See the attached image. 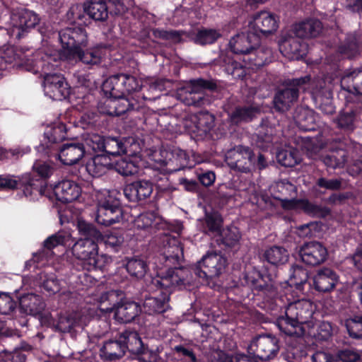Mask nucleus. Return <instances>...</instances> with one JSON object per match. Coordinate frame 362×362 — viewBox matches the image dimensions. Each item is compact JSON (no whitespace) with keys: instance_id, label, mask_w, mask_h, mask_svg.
I'll use <instances>...</instances> for the list:
<instances>
[{"instance_id":"f257e3e1","label":"nucleus","mask_w":362,"mask_h":362,"mask_svg":"<svg viewBox=\"0 0 362 362\" xmlns=\"http://www.w3.org/2000/svg\"><path fill=\"white\" fill-rule=\"evenodd\" d=\"M243 279L254 295L262 296L271 315L275 318V325L282 334L296 338L305 335V324L314 314L310 301L298 300L283 304V300L276 297V288L272 283L269 275L255 269L245 272Z\"/></svg>"},{"instance_id":"f03ea898","label":"nucleus","mask_w":362,"mask_h":362,"mask_svg":"<svg viewBox=\"0 0 362 362\" xmlns=\"http://www.w3.org/2000/svg\"><path fill=\"white\" fill-rule=\"evenodd\" d=\"M162 264L168 267L165 276L153 278L151 284L159 293L155 296L146 298L144 303V310L148 315L163 314L170 309V296L173 288L185 285L188 283L189 269L181 266L182 258L177 253L173 255L160 254Z\"/></svg>"},{"instance_id":"7ed1b4c3","label":"nucleus","mask_w":362,"mask_h":362,"mask_svg":"<svg viewBox=\"0 0 362 362\" xmlns=\"http://www.w3.org/2000/svg\"><path fill=\"white\" fill-rule=\"evenodd\" d=\"M144 344L136 330L125 329L117 333L112 339L105 340L100 349V358L106 361L121 359L128 351L132 354H144Z\"/></svg>"},{"instance_id":"20e7f679","label":"nucleus","mask_w":362,"mask_h":362,"mask_svg":"<svg viewBox=\"0 0 362 362\" xmlns=\"http://www.w3.org/2000/svg\"><path fill=\"white\" fill-rule=\"evenodd\" d=\"M115 192L105 190L103 197L98 196L96 221L105 226L119 222L123 217V211L119 199L114 197Z\"/></svg>"},{"instance_id":"39448f33","label":"nucleus","mask_w":362,"mask_h":362,"mask_svg":"<svg viewBox=\"0 0 362 362\" xmlns=\"http://www.w3.org/2000/svg\"><path fill=\"white\" fill-rule=\"evenodd\" d=\"M216 88L217 85L213 80L192 79L180 90L178 96L187 105L201 107L210 103L209 98L202 95V90H214Z\"/></svg>"},{"instance_id":"423d86ee","label":"nucleus","mask_w":362,"mask_h":362,"mask_svg":"<svg viewBox=\"0 0 362 362\" xmlns=\"http://www.w3.org/2000/svg\"><path fill=\"white\" fill-rule=\"evenodd\" d=\"M204 256L192 268L194 274L203 279H214L225 272L228 265L227 259L212 250Z\"/></svg>"},{"instance_id":"0eeeda50","label":"nucleus","mask_w":362,"mask_h":362,"mask_svg":"<svg viewBox=\"0 0 362 362\" xmlns=\"http://www.w3.org/2000/svg\"><path fill=\"white\" fill-rule=\"evenodd\" d=\"M279 339L273 334H262L254 337L247 346L250 354L255 355L261 361H269L279 351Z\"/></svg>"},{"instance_id":"6e6552de","label":"nucleus","mask_w":362,"mask_h":362,"mask_svg":"<svg viewBox=\"0 0 362 362\" xmlns=\"http://www.w3.org/2000/svg\"><path fill=\"white\" fill-rule=\"evenodd\" d=\"M59 38L64 48L61 58L65 60L67 51L76 52L81 48H84L88 44L87 33L83 28H66L59 32Z\"/></svg>"},{"instance_id":"1a4fd4ad","label":"nucleus","mask_w":362,"mask_h":362,"mask_svg":"<svg viewBox=\"0 0 362 362\" xmlns=\"http://www.w3.org/2000/svg\"><path fill=\"white\" fill-rule=\"evenodd\" d=\"M154 156L155 163L165 172H176L188 165L189 156L185 151L180 149L173 151L161 150L158 156Z\"/></svg>"},{"instance_id":"9d476101","label":"nucleus","mask_w":362,"mask_h":362,"mask_svg":"<svg viewBox=\"0 0 362 362\" xmlns=\"http://www.w3.org/2000/svg\"><path fill=\"white\" fill-rule=\"evenodd\" d=\"M39 23L40 18L38 16L35 12L28 9L13 11L11 15V23L13 26L12 32L18 38L35 28Z\"/></svg>"},{"instance_id":"9b49d317","label":"nucleus","mask_w":362,"mask_h":362,"mask_svg":"<svg viewBox=\"0 0 362 362\" xmlns=\"http://www.w3.org/2000/svg\"><path fill=\"white\" fill-rule=\"evenodd\" d=\"M226 161L230 168L249 173L255 165V154L249 147L239 146L228 152Z\"/></svg>"},{"instance_id":"f8f14e48","label":"nucleus","mask_w":362,"mask_h":362,"mask_svg":"<svg viewBox=\"0 0 362 362\" xmlns=\"http://www.w3.org/2000/svg\"><path fill=\"white\" fill-rule=\"evenodd\" d=\"M138 149L139 144L132 138L107 136L105 137L103 151L111 155L134 156Z\"/></svg>"},{"instance_id":"ddd939ff","label":"nucleus","mask_w":362,"mask_h":362,"mask_svg":"<svg viewBox=\"0 0 362 362\" xmlns=\"http://www.w3.org/2000/svg\"><path fill=\"white\" fill-rule=\"evenodd\" d=\"M43 86L45 93L55 100H62L69 94V85L60 74H45Z\"/></svg>"},{"instance_id":"4468645a","label":"nucleus","mask_w":362,"mask_h":362,"mask_svg":"<svg viewBox=\"0 0 362 362\" xmlns=\"http://www.w3.org/2000/svg\"><path fill=\"white\" fill-rule=\"evenodd\" d=\"M231 50L235 54H243L244 58L251 55L252 52L260 45V38L252 31L241 33L233 37L229 42Z\"/></svg>"},{"instance_id":"2eb2a0df","label":"nucleus","mask_w":362,"mask_h":362,"mask_svg":"<svg viewBox=\"0 0 362 362\" xmlns=\"http://www.w3.org/2000/svg\"><path fill=\"white\" fill-rule=\"evenodd\" d=\"M77 228L79 233L83 238L75 240L73 247H90L91 249H97L98 243L101 239V233L95 228V226L86 221L83 219H78Z\"/></svg>"},{"instance_id":"dca6fc26","label":"nucleus","mask_w":362,"mask_h":362,"mask_svg":"<svg viewBox=\"0 0 362 362\" xmlns=\"http://www.w3.org/2000/svg\"><path fill=\"white\" fill-rule=\"evenodd\" d=\"M333 85L331 81L324 80L318 81L315 90V99L318 104L319 110L325 115H331L336 111L335 105L332 102Z\"/></svg>"},{"instance_id":"f3484780","label":"nucleus","mask_w":362,"mask_h":362,"mask_svg":"<svg viewBox=\"0 0 362 362\" xmlns=\"http://www.w3.org/2000/svg\"><path fill=\"white\" fill-rule=\"evenodd\" d=\"M314 288L320 293H329L333 291L339 281L337 272L327 267L317 270L312 279Z\"/></svg>"},{"instance_id":"a211bd4d","label":"nucleus","mask_w":362,"mask_h":362,"mask_svg":"<svg viewBox=\"0 0 362 362\" xmlns=\"http://www.w3.org/2000/svg\"><path fill=\"white\" fill-rule=\"evenodd\" d=\"M30 55L23 51L22 49H16L13 47H8L0 50V59L5 64H15L23 67L28 71H35V64Z\"/></svg>"},{"instance_id":"6ab92c4d","label":"nucleus","mask_w":362,"mask_h":362,"mask_svg":"<svg viewBox=\"0 0 362 362\" xmlns=\"http://www.w3.org/2000/svg\"><path fill=\"white\" fill-rule=\"evenodd\" d=\"M279 27L278 20L276 15L274 13L267 11H262L256 13L253 17L252 33H261L264 35H268L273 34L276 31Z\"/></svg>"},{"instance_id":"aec40b11","label":"nucleus","mask_w":362,"mask_h":362,"mask_svg":"<svg viewBox=\"0 0 362 362\" xmlns=\"http://www.w3.org/2000/svg\"><path fill=\"white\" fill-rule=\"evenodd\" d=\"M305 325V335L313 339L315 342L327 341L333 335V326L329 322H314L312 317Z\"/></svg>"},{"instance_id":"412c9836","label":"nucleus","mask_w":362,"mask_h":362,"mask_svg":"<svg viewBox=\"0 0 362 362\" xmlns=\"http://www.w3.org/2000/svg\"><path fill=\"white\" fill-rule=\"evenodd\" d=\"M301 37L295 35L292 30L290 33L282 35L279 41L281 51L288 57L296 58L305 54V45L303 43Z\"/></svg>"},{"instance_id":"4be33fe9","label":"nucleus","mask_w":362,"mask_h":362,"mask_svg":"<svg viewBox=\"0 0 362 362\" xmlns=\"http://www.w3.org/2000/svg\"><path fill=\"white\" fill-rule=\"evenodd\" d=\"M156 250H148L149 253L148 257L144 260L143 258L135 256L127 260L126 264V269L127 272L132 276L136 279H141L144 276L148 269V264L151 263L157 266V261L156 258ZM148 252V250H146Z\"/></svg>"},{"instance_id":"5701e85b","label":"nucleus","mask_w":362,"mask_h":362,"mask_svg":"<svg viewBox=\"0 0 362 362\" xmlns=\"http://www.w3.org/2000/svg\"><path fill=\"white\" fill-rule=\"evenodd\" d=\"M125 197L132 202H138L150 197L153 192L151 182L139 180L127 185L124 188Z\"/></svg>"},{"instance_id":"b1692460","label":"nucleus","mask_w":362,"mask_h":362,"mask_svg":"<svg viewBox=\"0 0 362 362\" xmlns=\"http://www.w3.org/2000/svg\"><path fill=\"white\" fill-rule=\"evenodd\" d=\"M260 112L259 107L254 104L238 105L228 112V121L234 125L247 123L255 118Z\"/></svg>"},{"instance_id":"393cba45","label":"nucleus","mask_w":362,"mask_h":362,"mask_svg":"<svg viewBox=\"0 0 362 362\" xmlns=\"http://www.w3.org/2000/svg\"><path fill=\"white\" fill-rule=\"evenodd\" d=\"M298 90L295 88H285L278 90L273 98V107L278 112H286L298 98Z\"/></svg>"},{"instance_id":"a878e982","label":"nucleus","mask_w":362,"mask_h":362,"mask_svg":"<svg viewBox=\"0 0 362 362\" xmlns=\"http://www.w3.org/2000/svg\"><path fill=\"white\" fill-rule=\"evenodd\" d=\"M81 48L76 52L67 51L65 54V60L69 64H76L81 62L88 65H96L101 62V52L98 49H90L86 52Z\"/></svg>"},{"instance_id":"bb28decb","label":"nucleus","mask_w":362,"mask_h":362,"mask_svg":"<svg viewBox=\"0 0 362 362\" xmlns=\"http://www.w3.org/2000/svg\"><path fill=\"white\" fill-rule=\"evenodd\" d=\"M85 154V148L81 143H67L61 147L59 158L64 165H72L77 163Z\"/></svg>"},{"instance_id":"cd10ccee","label":"nucleus","mask_w":362,"mask_h":362,"mask_svg":"<svg viewBox=\"0 0 362 362\" xmlns=\"http://www.w3.org/2000/svg\"><path fill=\"white\" fill-rule=\"evenodd\" d=\"M54 192L57 200L62 203L75 201L81 194V187L71 180H63L54 186Z\"/></svg>"},{"instance_id":"c85d7f7f","label":"nucleus","mask_w":362,"mask_h":362,"mask_svg":"<svg viewBox=\"0 0 362 362\" xmlns=\"http://www.w3.org/2000/svg\"><path fill=\"white\" fill-rule=\"evenodd\" d=\"M322 30V23L317 19H310L294 25L292 33L298 37H317Z\"/></svg>"},{"instance_id":"c756f323","label":"nucleus","mask_w":362,"mask_h":362,"mask_svg":"<svg viewBox=\"0 0 362 362\" xmlns=\"http://www.w3.org/2000/svg\"><path fill=\"white\" fill-rule=\"evenodd\" d=\"M293 118L296 125L302 131H314L317 127L315 112L307 107H298Z\"/></svg>"},{"instance_id":"7c9ffc66","label":"nucleus","mask_w":362,"mask_h":362,"mask_svg":"<svg viewBox=\"0 0 362 362\" xmlns=\"http://www.w3.org/2000/svg\"><path fill=\"white\" fill-rule=\"evenodd\" d=\"M141 312L140 305L134 301L123 300L119 306L116 307L114 316L116 320L122 323L133 321Z\"/></svg>"},{"instance_id":"2f4dec72","label":"nucleus","mask_w":362,"mask_h":362,"mask_svg":"<svg viewBox=\"0 0 362 362\" xmlns=\"http://www.w3.org/2000/svg\"><path fill=\"white\" fill-rule=\"evenodd\" d=\"M341 86L349 93L362 95V70L345 72L341 78Z\"/></svg>"},{"instance_id":"473e14b6","label":"nucleus","mask_w":362,"mask_h":362,"mask_svg":"<svg viewBox=\"0 0 362 362\" xmlns=\"http://www.w3.org/2000/svg\"><path fill=\"white\" fill-rule=\"evenodd\" d=\"M360 44L355 35H348L337 47V53L344 59H354L360 55Z\"/></svg>"},{"instance_id":"72a5a7b5","label":"nucleus","mask_w":362,"mask_h":362,"mask_svg":"<svg viewBox=\"0 0 362 362\" xmlns=\"http://www.w3.org/2000/svg\"><path fill=\"white\" fill-rule=\"evenodd\" d=\"M124 293L120 290H110L103 293L99 298L100 309L108 313H115L116 307L123 302Z\"/></svg>"},{"instance_id":"f704fd0d","label":"nucleus","mask_w":362,"mask_h":362,"mask_svg":"<svg viewBox=\"0 0 362 362\" xmlns=\"http://www.w3.org/2000/svg\"><path fill=\"white\" fill-rule=\"evenodd\" d=\"M112 168L113 163L110 161V158L103 155L93 157L86 164L88 172L93 177H100Z\"/></svg>"},{"instance_id":"c9c22d12","label":"nucleus","mask_w":362,"mask_h":362,"mask_svg":"<svg viewBox=\"0 0 362 362\" xmlns=\"http://www.w3.org/2000/svg\"><path fill=\"white\" fill-rule=\"evenodd\" d=\"M272 54L271 49L259 46L254 49L251 55L247 56V59L243 58V62H247L249 68H259L270 62Z\"/></svg>"},{"instance_id":"e433bc0d","label":"nucleus","mask_w":362,"mask_h":362,"mask_svg":"<svg viewBox=\"0 0 362 362\" xmlns=\"http://www.w3.org/2000/svg\"><path fill=\"white\" fill-rule=\"evenodd\" d=\"M358 113V111L356 108L352 106L350 107L347 106L334 119V122L338 128L346 132H351L355 129V122Z\"/></svg>"},{"instance_id":"4c0bfd02","label":"nucleus","mask_w":362,"mask_h":362,"mask_svg":"<svg viewBox=\"0 0 362 362\" xmlns=\"http://www.w3.org/2000/svg\"><path fill=\"white\" fill-rule=\"evenodd\" d=\"M322 160L327 168H341L346 163L347 153L341 148H333L322 156Z\"/></svg>"},{"instance_id":"58836bf2","label":"nucleus","mask_w":362,"mask_h":362,"mask_svg":"<svg viewBox=\"0 0 362 362\" xmlns=\"http://www.w3.org/2000/svg\"><path fill=\"white\" fill-rule=\"evenodd\" d=\"M19 304L23 309L32 315L40 313L45 307L42 298L33 293L23 296L19 300Z\"/></svg>"},{"instance_id":"ea45409f","label":"nucleus","mask_w":362,"mask_h":362,"mask_svg":"<svg viewBox=\"0 0 362 362\" xmlns=\"http://www.w3.org/2000/svg\"><path fill=\"white\" fill-rule=\"evenodd\" d=\"M277 191L281 194V197H277L282 202L284 208H292L295 206L296 201L292 197L296 194V187L286 180H283L276 183Z\"/></svg>"},{"instance_id":"a19ab883","label":"nucleus","mask_w":362,"mask_h":362,"mask_svg":"<svg viewBox=\"0 0 362 362\" xmlns=\"http://www.w3.org/2000/svg\"><path fill=\"white\" fill-rule=\"evenodd\" d=\"M75 240L70 233L66 231H59L49 237L44 241V247L46 249H53L56 247H66L74 249L73 245Z\"/></svg>"},{"instance_id":"79ce46f5","label":"nucleus","mask_w":362,"mask_h":362,"mask_svg":"<svg viewBox=\"0 0 362 362\" xmlns=\"http://www.w3.org/2000/svg\"><path fill=\"white\" fill-rule=\"evenodd\" d=\"M83 11L98 21L107 20L109 13L107 4L103 0H91L88 6L83 7Z\"/></svg>"},{"instance_id":"37998d69","label":"nucleus","mask_w":362,"mask_h":362,"mask_svg":"<svg viewBox=\"0 0 362 362\" xmlns=\"http://www.w3.org/2000/svg\"><path fill=\"white\" fill-rule=\"evenodd\" d=\"M103 90L115 98L124 97L127 93L117 74L110 76L103 84Z\"/></svg>"},{"instance_id":"c03bdc74","label":"nucleus","mask_w":362,"mask_h":362,"mask_svg":"<svg viewBox=\"0 0 362 362\" xmlns=\"http://www.w3.org/2000/svg\"><path fill=\"white\" fill-rule=\"evenodd\" d=\"M309 274L307 269L301 266H294L291 269L290 277L288 281L291 287L298 291H303L304 286L308 283Z\"/></svg>"},{"instance_id":"a18cd8bd","label":"nucleus","mask_w":362,"mask_h":362,"mask_svg":"<svg viewBox=\"0 0 362 362\" xmlns=\"http://www.w3.org/2000/svg\"><path fill=\"white\" fill-rule=\"evenodd\" d=\"M328 250H298L302 261L310 266L324 262L328 256Z\"/></svg>"},{"instance_id":"49530a36","label":"nucleus","mask_w":362,"mask_h":362,"mask_svg":"<svg viewBox=\"0 0 362 362\" xmlns=\"http://www.w3.org/2000/svg\"><path fill=\"white\" fill-rule=\"evenodd\" d=\"M344 326L351 338L354 339H362V315H354L346 319Z\"/></svg>"},{"instance_id":"de8ad7c7","label":"nucleus","mask_w":362,"mask_h":362,"mask_svg":"<svg viewBox=\"0 0 362 362\" xmlns=\"http://www.w3.org/2000/svg\"><path fill=\"white\" fill-rule=\"evenodd\" d=\"M54 255L53 250H38L33 253V258L25 262V268L30 269L32 267L39 269L45 267Z\"/></svg>"},{"instance_id":"09e8293b","label":"nucleus","mask_w":362,"mask_h":362,"mask_svg":"<svg viewBox=\"0 0 362 362\" xmlns=\"http://www.w3.org/2000/svg\"><path fill=\"white\" fill-rule=\"evenodd\" d=\"M278 162L285 167H293L300 161L298 151L293 148L284 149L277 153Z\"/></svg>"},{"instance_id":"8fccbe9b","label":"nucleus","mask_w":362,"mask_h":362,"mask_svg":"<svg viewBox=\"0 0 362 362\" xmlns=\"http://www.w3.org/2000/svg\"><path fill=\"white\" fill-rule=\"evenodd\" d=\"M86 255L88 256L87 263L95 269L103 270L112 262L110 256L99 253V250H90Z\"/></svg>"},{"instance_id":"3c124183","label":"nucleus","mask_w":362,"mask_h":362,"mask_svg":"<svg viewBox=\"0 0 362 362\" xmlns=\"http://www.w3.org/2000/svg\"><path fill=\"white\" fill-rule=\"evenodd\" d=\"M170 173L163 170L160 165L156 163L152 180L160 191L166 192L171 190V183L168 175Z\"/></svg>"},{"instance_id":"603ef678","label":"nucleus","mask_w":362,"mask_h":362,"mask_svg":"<svg viewBox=\"0 0 362 362\" xmlns=\"http://www.w3.org/2000/svg\"><path fill=\"white\" fill-rule=\"evenodd\" d=\"M45 137L50 144L63 141L67 137L66 125L60 123L52 127H49L45 132Z\"/></svg>"},{"instance_id":"864d4df0","label":"nucleus","mask_w":362,"mask_h":362,"mask_svg":"<svg viewBox=\"0 0 362 362\" xmlns=\"http://www.w3.org/2000/svg\"><path fill=\"white\" fill-rule=\"evenodd\" d=\"M240 238L238 229L236 227H230L218 233L216 241L221 240L226 247H232L235 246Z\"/></svg>"},{"instance_id":"5fc2aeb1","label":"nucleus","mask_w":362,"mask_h":362,"mask_svg":"<svg viewBox=\"0 0 362 362\" xmlns=\"http://www.w3.org/2000/svg\"><path fill=\"white\" fill-rule=\"evenodd\" d=\"M174 354L181 362H199L193 349L187 345L180 344L173 348Z\"/></svg>"},{"instance_id":"6e6d98bb","label":"nucleus","mask_w":362,"mask_h":362,"mask_svg":"<svg viewBox=\"0 0 362 362\" xmlns=\"http://www.w3.org/2000/svg\"><path fill=\"white\" fill-rule=\"evenodd\" d=\"M115 170L123 176L132 175L137 173L138 168L134 162L127 158H120L113 163Z\"/></svg>"},{"instance_id":"4d7b16f0","label":"nucleus","mask_w":362,"mask_h":362,"mask_svg":"<svg viewBox=\"0 0 362 362\" xmlns=\"http://www.w3.org/2000/svg\"><path fill=\"white\" fill-rule=\"evenodd\" d=\"M301 207L308 214L320 218H325L331 213V210L328 207L313 204L308 200L301 201Z\"/></svg>"},{"instance_id":"13d9d810","label":"nucleus","mask_w":362,"mask_h":362,"mask_svg":"<svg viewBox=\"0 0 362 362\" xmlns=\"http://www.w3.org/2000/svg\"><path fill=\"white\" fill-rule=\"evenodd\" d=\"M288 250H264L267 261L274 265L284 264L288 261Z\"/></svg>"},{"instance_id":"bf43d9fd","label":"nucleus","mask_w":362,"mask_h":362,"mask_svg":"<svg viewBox=\"0 0 362 362\" xmlns=\"http://www.w3.org/2000/svg\"><path fill=\"white\" fill-rule=\"evenodd\" d=\"M197 127L204 133L209 132L215 124V117L209 112H200L197 117Z\"/></svg>"},{"instance_id":"052dcab7","label":"nucleus","mask_w":362,"mask_h":362,"mask_svg":"<svg viewBox=\"0 0 362 362\" xmlns=\"http://www.w3.org/2000/svg\"><path fill=\"white\" fill-rule=\"evenodd\" d=\"M221 35L213 29H204L199 30L195 38V42L198 44L204 45L214 42Z\"/></svg>"},{"instance_id":"680f3d73","label":"nucleus","mask_w":362,"mask_h":362,"mask_svg":"<svg viewBox=\"0 0 362 362\" xmlns=\"http://www.w3.org/2000/svg\"><path fill=\"white\" fill-rule=\"evenodd\" d=\"M360 358V355L352 349H343L337 352L336 356L330 354L331 362H356Z\"/></svg>"},{"instance_id":"e2e57ef3","label":"nucleus","mask_w":362,"mask_h":362,"mask_svg":"<svg viewBox=\"0 0 362 362\" xmlns=\"http://www.w3.org/2000/svg\"><path fill=\"white\" fill-rule=\"evenodd\" d=\"M117 75L127 94L140 90L141 84L134 76L127 74H118Z\"/></svg>"},{"instance_id":"0e129e2a","label":"nucleus","mask_w":362,"mask_h":362,"mask_svg":"<svg viewBox=\"0 0 362 362\" xmlns=\"http://www.w3.org/2000/svg\"><path fill=\"white\" fill-rule=\"evenodd\" d=\"M42 283V287L48 293L49 296L54 295L61 290V284L59 280L56 275L51 274L44 276Z\"/></svg>"},{"instance_id":"69168bd1","label":"nucleus","mask_w":362,"mask_h":362,"mask_svg":"<svg viewBox=\"0 0 362 362\" xmlns=\"http://www.w3.org/2000/svg\"><path fill=\"white\" fill-rule=\"evenodd\" d=\"M153 36L156 38H160L166 40H173L175 42H180L183 34L182 31L178 30H164L160 29H153L152 30Z\"/></svg>"},{"instance_id":"338daca9","label":"nucleus","mask_w":362,"mask_h":362,"mask_svg":"<svg viewBox=\"0 0 362 362\" xmlns=\"http://www.w3.org/2000/svg\"><path fill=\"white\" fill-rule=\"evenodd\" d=\"M75 321L73 317L66 315H58L57 320V332H70L74 327Z\"/></svg>"},{"instance_id":"774afa93","label":"nucleus","mask_w":362,"mask_h":362,"mask_svg":"<svg viewBox=\"0 0 362 362\" xmlns=\"http://www.w3.org/2000/svg\"><path fill=\"white\" fill-rule=\"evenodd\" d=\"M222 222V218L217 212L206 214V215L205 223L211 232L219 233L221 232Z\"/></svg>"}]
</instances>
